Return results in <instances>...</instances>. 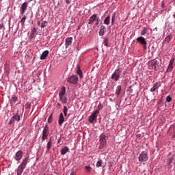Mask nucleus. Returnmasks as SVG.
<instances>
[{
    "label": "nucleus",
    "mask_w": 175,
    "mask_h": 175,
    "mask_svg": "<svg viewBox=\"0 0 175 175\" xmlns=\"http://www.w3.org/2000/svg\"><path fill=\"white\" fill-rule=\"evenodd\" d=\"M127 91L129 94H132V92H133V90H132V86H129L127 89Z\"/></svg>",
    "instance_id": "40"
},
{
    "label": "nucleus",
    "mask_w": 175,
    "mask_h": 175,
    "mask_svg": "<svg viewBox=\"0 0 175 175\" xmlns=\"http://www.w3.org/2000/svg\"><path fill=\"white\" fill-rule=\"evenodd\" d=\"M66 92V88L63 86L61 89V91L59 93V96H64V95H65Z\"/></svg>",
    "instance_id": "18"
},
{
    "label": "nucleus",
    "mask_w": 175,
    "mask_h": 175,
    "mask_svg": "<svg viewBox=\"0 0 175 175\" xmlns=\"http://www.w3.org/2000/svg\"><path fill=\"white\" fill-rule=\"evenodd\" d=\"M137 42H139V43H140L142 45V44H147V41H146V38H144L142 36L138 37L137 38Z\"/></svg>",
    "instance_id": "14"
},
{
    "label": "nucleus",
    "mask_w": 175,
    "mask_h": 175,
    "mask_svg": "<svg viewBox=\"0 0 175 175\" xmlns=\"http://www.w3.org/2000/svg\"><path fill=\"white\" fill-rule=\"evenodd\" d=\"M98 16L96 14H93L92 16L90 17L88 24L91 25L95 21V20H97Z\"/></svg>",
    "instance_id": "13"
},
{
    "label": "nucleus",
    "mask_w": 175,
    "mask_h": 175,
    "mask_svg": "<svg viewBox=\"0 0 175 175\" xmlns=\"http://www.w3.org/2000/svg\"><path fill=\"white\" fill-rule=\"evenodd\" d=\"M46 24H47V21H44L41 24V28H44V27H46Z\"/></svg>",
    "instance_id": "42"
},
{
    "label": "nucleus",
    "mask_w": 175,
    "mask_h": 175,
    "mask_svg": "<svg viewBox=\"0 0 175 175\" xmlns=\"http://www.w3.org/2000/svg\"><path fill=\"white\" fill-rule=\"evenodd\" d=\"M114 21H116V13H113L111 16V25H114Z\"/></svg>",
    "instance_id": "30"
},
{
    "label": "nucleus",
    "mask_w": 175,
    "mask_h": 175,
    "mask_svg": "<svg viewBox=\"0 0 175 175\" xmlns=\"http://www.w3.org/2000/svg\"><path fill=\"white\" fill-rule=\"evenodd\" d=\"M98 20H99V18H97L96 19L97 22L96 23V25H98L99 24V21Z\"/></svg>",
    "instance_id": "48"
},
{
    "label": "nucleus",
    "mask_w": 175,
    "mask_h": 175,
    "mask_svg": "<svg viewBox=\"0 0 175 175\" xmlns=\"http://www.w3.org/2000/svg\"><path fill=\"white\" fill-rule=\"evenodd\" d=\"M172 70H173V61L170 60L167 69V72H172Z\"/></svg>",
    "instance_id": "20"
},
{
    "label": "nucleus",
    "mask_w": 175,
    "mask_h": 175,
    "mask_svg": "<svg viewBox=\"0 0 175 175\" xmlns=\"http://www.w3.org/2000/svg\"><path fill=\"white\" fill-rule=\"evenodd\" d=\"M68 83H70V84H77L79 81V77L77 75H72L67 79Z\"/></svg>",
    "instance_id": "7"
},
{
    "label": "nucleus",
    "mask_w": 175,
    "mask_h": 175,
    "mask_svg": "<svg viewBox=\"0 0 175 175\" xmlns=\"http://www.w3.org/2000/svg\"><path fill=\"white\" fill-rule=\"evenodd\" d=\"M8 124H9V125H12V124H14V120L13 118H11Z\"/></svg>",
    "instance_id": "43"
},
{
    "label": "nucleus",
    "mask_w": 175,
    "mask_h": 175,
    "mask_svg": "<svg viewBox=\"0 0 175 175\" xmlns=\"http://www.w3.org/2000/svg\"><path fill=\"white\" fill-rule=\"evenodd\" d=\"M157 90L152 87V88H150V92H154V91H156Z\"/></svg>",
    "instance_id": "46"
},
{
    "label": "nucleus",
    "mask_w": 175,
    "mask_h": 175,
    "mask_svg": "<svg viewBox=\"0 0 175 175\" xmlns=\"http://www.w3.org/2000/svg\"><path fill=\"white\" fill-rule=\"evenodd\" d=\"M96 167H100L102 166V160H98L96 165Z\"/></svg>",
    "instance_id": "39"
},
{
    "label": "nucleus",
    "mask_w": 175,
    "mask_h": 175,
    "mask_svg": "<svg viewBox=\"0 0 175 175\" xmlns=\"http://www.w3.org/2000/svg\"><path fill=\"white\" fill-rule=\"evenodd\" d=\"M60 152L62 155H66L68 152H69V147L64 146L61 149Z\"/></svg>",
    "instance_id": "16"
},
{
    "label": "nucleus",
    "mask_w": 175,
    "mask_h": 175,
    "mask_svg": "<svg viewBox=\"0 0 175 175\" xmlns=\"http://www.w3.org/2000/svg\"><path fill=\"white\" fill-rule=\"evenodd\" d=\"M73 42V38L72 37H68L66 39V49H68L69 46L72 45V43Z\"/></svg>",
    "instance_id": "11"
},
{
    "label": "nucleus",
    "mask_w": 175,
    "mask_h": 175,
    "mask_svg": "<svg viewBox=\"0 0 175 175\" xmlns=\"http://www.w3.org/2000/svg\"><path fill=\"white\" fill-rule=\"evenodd\" d=\"M104 45L106 46V47H109V40L107 38H105L103 41Z\"/></svg>",
    "instance_id": "37"
},
{
    "label": "nucleus",
    "mask_w": 175,
    "mask_h": 175,
    "mask_svg": "<svg viewBox=\"0 0 175 175\" xmlns=\"http://www.w3.org/2000/svg\"><path fill=\"white\" fill-rule=\"evenodd\" d=\"M92 168L91 167V166H90V165H86V166H85V170H86V172H88V173H90V172H91V170H92Z\"/></svg>",
    "instance_id": "34"
},
{
    "label": "nucleus",
    "mask_w": 175,
    "mask_h": 175,
    "mask_svg": "<svg viewBox=\"0 0 175 175\" xmlns=\"http://www.w3.org/2000/svg\"><path fill=\"white\" fill-rule=\"evenodd\" d=\"M105 32H106V27L105 25H102L100 27L98 35L100 36H103L105 35Z\"/></svg>",
    "instance_id": "12"
},
{
    "label": "nucleus",
    "mask_w": 175,
    "mask_h": 175,
    "mask_svg": "<svg viewBox=\"0 0 175 175\" xmlns=\"http://www.w3.org/2000/svg\"><path fill=\"white\" fill-rule=\"evenodd\" d=\"M17 96H13L11 99V103H16V102H17Z\"/></svg>",
    "instance_id": "36"
},
{
    "label": "nucleus",
    "mask_w": 175,
    "mask_h": 175,
    "mask_svg": "<svg viewBox=\"0 0 175 175\" xmlns=\"http://www.w3.org/2000/svg\"><path fill=\"white\" fill-rule=\"evenodd\" d=\"M14 119V121H20V116L16 113L15 116L12 117Z\"/></svg>",
    "instance_id": "29"
},
{
    "label": "nucleus",
    "mask_w": 175,
    "mask_h": 175,
    "mask_svg": "<svg viewBox=\"0 0 175 175\" xmlns=\"http://www.w3.org/2000/svg\"><path fill=\"white\" fill-rule=\"evenodd\" d=\"M161 85V82H157L154 85H153V88H154V90H158L159 88Z\"/></svg>",
    "instance_id": "31"
},
{
    "label": "nucleus",
    "mask_w": 175,
    "mask_h": 175,
    "mask_svg": "<svg viewBox=\"0 0 175 175\" xmlns=\"http://www.w3.org/2000/svg\"><path fill=\"white\" fill-rule=\"evenodd\" d=\"M77 73L81 78L83 77V72H81V69H80V66L77 67Z\"/></svg>",
    "instance_id": "25"
},
{
    "label": "nucleus",
    "mask_w": 175,
    "mask_h": 175,
    "mask_svg": "<svg viewBox=\"0 0 175 175\" xmlns=\"http://www.w3.org/2000/svg\"><path fill=\"white\" fill-rule=\"evenodd\" d=\"M146 33H148V29L144 27H143L142 31L141 32V36H144L146 35Z\"/></svg>",
    "instance_id": "19"
},
{
    "label": "nucleus",
    "mask_w": 175,
    "mask_h": 175,
    "mask_svg": "<svg viewBox=\"0 0 175 175\" xmlns=\"http://www.w3.org/2000/svg\"><path fill=\"white\" fill-rule=\"evenodd\" d=\"M40 24V22H39L38 23V25H39Z\"/></svg>",
    "instance_id": "51"
},
{
    "label": "nucleus",
    "mask_w": 175,
    "mask_h": 175,
    "mask_svg": "<svg viewBox=\"0 0 175 175\" xmlns=\"http://www.w3.org/2000/svg\"><path fill=\"white\" fill-rule=\"evenodd\" d=\"M25 20H27V16H23L21 21L22 26H24V23H25Z\"/></svg>",
    "instance_id": "38"
},
{
    "label": "nucleus",
    "mask_w": 175,
    "mask_h": 175,
    "mask_svg": "<svg viewBox=\"0 0 175 175\" xmlns=\"http://www.w3.org/2000/svg\"><path fill=\"white\" fill-rule=\"evenodd\" d=\"M121 90H122L121 85H118L117 89L116 90V95H120V94L121 93Z\"/></svg>",
    "instance_id": "27"
},
{
    "label": "nucleus",
    "mask_w": 175,
    "mask_h": 175,
    "mask_svg": "<svg viewBox=\"0 0 175 175\" xmlns=\"http://www.w3.org/2000/svg\"><path fill=\"white\" fill-rule=\"evenodd\" d=\"M49 56V51H44L40 56V59H46Z\"/></svg>",
    "instance_id": "17"
},
{
    "label": "nucleus",
    "mask_w": 175,
    "mask_h": 175,
    "mask_svg": "<svg viewBox=\"0 0 175 175\" xmlns=\"http://www.w3.org/2000/svg\"><path fill=\"white\" fill-rule=\"evenodd\" d=\"M172 39H173V36L172 35H169L165 38V42L167 43H170V40H172Z\"/></svg>",
    "instance_id": "28"
},
{
    "label": "nucleus",
    "mask_w": 175,
    "mask_h": 175,
    "mask_svg": "<svg viewBox=\"0 0 175 175\" xmlns=\"http://www.w3.org/2000/svg\"><path fill=\"white\" fill-rule=\"evenodd\" d=\"M63 113H64L65 117H66V116H68V107H66V106L64 107Z\"/></svg>",
    "instance_id": "33"
},
{
    "label": "nucleus",
    "mask_w": 175,
    "mask_h": 175,
    "mask_svg": "<svg viewBox=\"0 0 175 175\" xmlns=\"http://www.w3.org/2000/svg\"><path fill=\"white\" fill-rule=\"evenodd\" d=\"M142 46L144 50H147V44H142Z\"/></svg>",
    "instance_id": "47"
},
{
    "label": "nucleus",
    "mask_w": 175,
    "mask_h": 175,
    "mask_svg": "<svg viewBox=\"0 0 175 175\" xmlns=\"http://www.w3.org/2000/svg\"><path fill=\"white\" fill-rule=\"evenodd\" d=\"M103 109V106H102V105L100 104V105H98V109H96V110H98V113H99V111H100V109Z\"/></svg>",
    "instance_id": "45"
},
{
    "label": "nucleus",
    "mask_w": 175,
    "mask_h": 175,
    "mask_svg": "<svg viewBox=\"0 0 175 175\" xmlns=\"http://www.w3.org/2000/svg\"><path fill=\"white\" fill-rule=\"evenodd\" d=\"M161 8H162L163 10H166V7L165 6V3H163V1L161 5Z\"/></svg>",
    "instance_id": "44"
},
{
    "label": "nucleus",
    "mask_w": 175,
    "mask_h": 175,
    "mask_svg": "<svg viewBox=\"0 0 175 175\" xmlns=\"http://www.w3.org/2000/svg\"><path fill=\"white\" fill-rule=\"evenodd\" d=\"M139 162H147L148 161V152L147 150L143 151L138 158Z\"/></svg>",
    "instance_id": "3"
},
{
    "label": "nucleus",
    "mask_w": 175,
    "mask_h": 175,
    "mask_svg": "<svg viewBox=\"0 0 175 175\" xmlns=\"http://www.w3.org/2000/svg\"><path fill=\"white\" fill-rule=\"evenodd\" d=\"M107 139V137L106 136V135L105 134H101L100 135V139H99V142H100V146H99V148L100 149H102L105 147V146H106V140Z\"/></svg>",
    "instance_id": "5"
},
{
    "label": "nucleus",
    "mask_w": 175,
    "mask_h": 175,
    "mask_svg": "<svg viewBox=\"0 0 175 175\" xmlns=\"http://www.w3.org/2000/svg\"><path fill=\"white\" fill-rule=\"evenodd\" d=\"M24 169L25 168H22V167L18 166L16 175L23 174V172H24Z\"/></svg>",
    "instance_id": "26"
},
{
    "label": "nucleus",
    "mask_w": 175,
    "mask_h": 175,
    "mask_svg": "<svg viewBox=\"0 0 175 175\" xmlns=\"http://www.w3.org/2000/svg\"><path fill=\"white\" fill-rule=\"evenodd\" d=\"M104 24L105 25H110V16H107L104 20Z\"/></svg>",
    "instance_id": "23"
},
{
    "label": "nucleus",
    "mask_w": 175,
    "mask_h": 175,
    "mask_svg": "<svg viewBox=\"0 0 175 175\" xmlns=\"http://www.w3.org/2000/svg\"><path fill=\"white\" fill-rule=\"evenodd\" d=\"M166 102H172V96L170 95L166 97Z\"/></svg>",
    "instance_id": "41"
},
{
    "label": "nucleus",
    "mask_w": 175,
    "mask_h": 175,
    "mask_svg": "<svg viewBox=\"0 0 175 175\" xmlns=\"http://www.w3.org/2000/svg\"><path fill=\"white\" fill-rule=\"evenodd\" d=\"M3 28V24L1 23L0 24V29H2Z\"/></svg>",
    "instance_id": "49"
},
{
    "label": "nucleus",
    "mask_w": 175,
    "mask_h": 175,
    "mask_svg": "<svg viewBox=\"0 0 175 175\" xmlns=\"http://www.w3.org/2000/svg\"><path fill=\"white\" fill-rule=\"evenodd\" d=\"M149 69H154V70H159V68H161V65H159V63L157 59H153L148 62V64Z\"/></svg>",
    "instance_id": "1"
},
{
    "label": "nucleus",
    "mask_w": 175,
    "mask_h": 175,
    "mask_svg": "<svg viewBox=\"0 0 175 175\" xmlns=\"http://www.w3.org/2000/svg\"><path fill=\"white\" fill-rule=\"evenodd\" d=\"M173 161H174V156H172V158L167 159V165L170 166V164L172 162H173Z\"/></svg>",
    "instance_id": "32"
},
{
    "label": "nucleus",
    "mask_w": 175,
    "mask_h": 175,
    "mask_svg": "<svg viewBox=\"0 0 175 175\" xmlns=\"http://www.w3.org/2000/svg\"><path fill=\"white\" fill-rule=\"evenodd\" d=\"M49 133H50V129H49V125L46 124L42 131V142H44V140H47Z\"/></svg>",
    "instance_id": "2"
},
{
    "label": "nucleus",
    "mask_w": 175,
    "mask_h": 175,
    "mask_svg": "<svg viewBox=\"0 0 175 175\" xmlns=\"http://www.w3.org/2000/svg\"><path fill=\"white\" fill-rule=\"evenodd\" d=\"M120 76H121V70H120V68H118L112 74L111 79L114 81H118V80H120Z\"/></svg>",
    "instance_id": "4"
},
{
    "label": "nucleus",
    "mask_w": 175,
    "mask_h": 175,
    "mask_svg": "<svg viewBox=\"0 0 175 175\" xmlns=\"http://www.w3.org/2000/svg\"><path fill=\"white\" fill-rule=\"evenodd\" d=\"M66 3H70V2H69V0H66Z\"/></svg>",
    "instance_id": "50"
},
{
    "label": "nucleus",
    "mask_w": 175,
    "mask_h": 175,
    "mask_svg": "<svg viewBox=\"0 0 175 175\" xmlns=\"http://www.w3.org/2000/svg\"><path fill=\"white\" fill-rule=\"evenodd\" d=\"M27 8H28V3H23L21 7V14L22 16H24V14H25V10H27Z\"/></svg>",
    "instance_id": "9"
},
{
    "label": "nucleus",
    "mask_w": 175,
    "mask_h": 175,
    "mask_svg": "<svg viewBox=\"0 0 175 175\" xmlns=\"http://www.w3.org/2000/svg\"><path fill=\"white\" fill-rule=\"evenodd\" d=\"M28 161H29V157H25V159H23L22 163L19 165V167H22L23 169H25V167L27 166L28 163Z\"/></svg>",
    "instance_id": "10"
},
{
    "label": "nucleus",
    "mask_w": 175,
    "mask_h": 175,
    "mask_svg": "<svg viewBox=\"0 0 175 175\" xmlns=\"http://www.w3.org/2000/svg\"><path fill=\"white\" fill-rule=\"evenodd\" d=\"M49 124H51L53 122V113H51L48 118Z\"/></svg>",
    "instance_id": "35"
},
{
    "label": "nucleus",
    "mask_w": 175,
    "mask_h": 175,
    "mask_svg": "<svg viewBox=\"0 0 175 175\" xmlns=\"http://www.w3.org/2000/svg\"><path fill=\"white\" fill-rule=\"evenodd\" d=\"M65 121V118L64 117V113H61L59 118V125L61 126L62 124H64V122Z\"/></svg>",
    "instance_id": "15"
},
{
    "label": "nucleus",
    "mask_w": 175,
    "mask_h": 175,
    "mask_svg": "<svg viewBox=\"0 0 175 175\" xmlns=\"http://www.w3.org/2000/svg\"><path fill=\"white\" fill-rule=\"evenodd\" d=\"M36 33V27H33L30 33V39L35 38Z\"/></svg>",
    "instance_id": "21"
},
{
    "label": "nucleus",
    "mask_w": 175,
    "mask_h": 175,
    "mask_svg": "<svg viewBox=\"0 0 175 175\" xmlns=\"http://www.w3.org/2000/svg\"><path fill=\"white\" fill-rule=\"evenodd\" d=\"M98 114H99V110L94 111L91 116H89V122L91 124H94V122H96V118H98Z\"/></svg>",
    "instance_id": "6"
},
{
    "label": "nucleus",
    "mask_w": 175,
    "mask_h": 175,
    "mask_svg": "<svg viewBox=\"0 0 175 175\" xmlns=\"http://www.w3.org/2000/svg\"><path fill=\"white\" fill-rule=\"evenodd\" d=\"M59 100L62 102V103H67L68 98L66 96H59Z\"/></svg>",
    "instance_id": "22"
},
{
    "label": "nucleus",
    "mask_w": 175,
    "mask_h": 175,
    "mask_svg": "<svg viewBox=\"0 0 175 175\" xmlns=\"http://www.w3.org/2000/svg\"><path fill=\"white\" fill-rule=\"evenodd\" d=\"M51 150V139H49V141L47 143L46 145V152H49Z\"/></svg>",
    "instance_id": "24"
},
{
    "label": "nucleus",
    "mask_w": 175,
    "mask_h": 175,
    "mask_svg": "<svg viewBox=\"0 0 175 175\" xmlns=\"http://www.w3.org/2000/svg\"><path fill=\"white\" fill-rule=\"evenodd\" d=\"M23 152L22 150H18L15 154V161H17L18 163H20V161L23 159Z\"/></svg>",
    "instance_id": "8"
}]
</instances>
